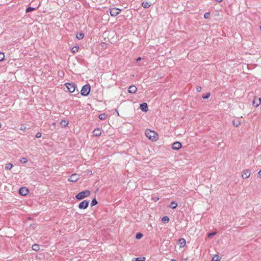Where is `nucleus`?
I'll list each match as a JSON object with an SVG mask.
<instances>
[{
	"mask_svg": "<svg viewBox=\"0 0 261 261\" xmlns=\"http://www.w3.org/2000/svg\"><path fill=\"white\" fill-rule=\"evenodd\" d=\"M146 137L152 142H155L159 139V135L154 130L146 129L145 131Z\"/></svg>",
	"mask_w": 261,
	"mask_h": 261,
	"instance_id": "nucleus-1",
	"label": "nucleus"
},
{
	"mask_svg": "<svg viewBox=\"0 0 261 261\" xmlns=\"http://www.w3.org/2000/svg\"><path fill=\"white\" fill-rule=\"evenodd\" d=\"M91 195V191L89 190L82 191L78 193L76 196L75 198L79 200H82L85 198L88 197Z\"/></svg>",
	"mask_w": 261,
	"mask_h": 261,
	"instance_id": "nucleus-2",
	"label": "nucleus"
},
{
	"mask_svg": "<svg viewBox=\"0 0 261 261\" xmlns=\"http://www.w3.org/2000/svg\"><path fill=\"white\" fill-rule=\"evenodd\" d=\"M91 88L89 85H84L81 91V94L84 96H87L90 92Z\"/></svg>",
	"mask_w": 261,
	"mask_h": 261,
	"instance_id": "nucleus-3",
	"label": "nucleus"
},
{
	"mask_svg": "<svg viewBox=\"0 0 261 261\" xmlns=\"http://www.w3.org/2000/svg\"><path fill=\"white\" fill-rule=\"evenodd\" d=\"M65 85L68 91L70 93L74 92L76 88V85L72 83H66Z\"/></svg>",
	"mask_w": 261,
	"mask_h": 261,
	"instance_id": "nucleus-4",
	"label": "nucleus"
},
{
	"mask_svg": "<svg viewBox=\"0 0 261 261\" xmlns=\"http://www.w3.org/2000/svg\"><path fill=\"white\" fill-rule=\"evenodd\" d=\"M121 10L117 8L110 9V14L111 16L115 17L118 15L121 12Z\"/></svg>",
	"mask_w": 261,
	"mask_h": 261,
	"instance_id": "nucleus-5",
	"label": "nucleus"
},
{
	"mask_svg": "<svg viewBox=\"0 0 261 261\" xmlns=\"http://www.w3.org/2000/svg\"><path fill=\"white\" fill-rule=\"evenodd\" d=\"M89 202L88 200H83L79 204V208L80 209H86L89 206Z\"/></svg>",
	"mask_w": 261,
	"mask_h": 261,
	"instance_id": "nucleus-6",
	"label": "nucleus"
},
{
	"mask_svg": "<svg viewBox=\"0 0 261 261\" xmlns=\"http://www.w3.org/2000/svg\"><path fill=\"white\" fill-rule=\"evenodd\" d=\"M79 176L76 173H74L71 175L68 179L70 182H75L79 179Z\"/></svg>",
	"mask_w": 261,
	"mask_h": 261,
	"instance_id": "nucleus-7",
	"label": "nucleus"
},
{
	"mask_svg": "<svg viewBox=\"0 0 261 261\" xmlns=\"http://www.w3.org/2000/svg\"><path fill=\"white\" fill-rule=\"evenodd\" d=\"M182 147L181 143L179 142H174L171 146V148L173 150H178L180 149Z\"/></svg>",
	"mask_w": 261,
	"mask_h": 261,
	"instance_id": "nucleus-8",
	"label": "nucleus"
},
{
	"mask_svg": "<svg viewBox=\"0 0 261 261\" xmlns=\"http://www.w3.org/2000/svg\"><path fill=\"white\" fill-rule=\"evenodd\" d=\"M251 175V172L250 170L247 169L243 171L242 173V177L244 179L248 178Z\"/></svg>",
	"mask_w": 261,
	"mask_h": 261,
	"instance_id": "nucleus-9",
	"label": "nucleus"
},
{
	"mask_svg": "<svg viewBox=\"0 0 261 261\" xmlns=\"http://www.w3.org/2000/svg\"><path fill=\"white\" fill-rule=\"evenodd\" d=\"M29 191L25 187H22L19 190V193L22 196H26L29 194Z\"/></svg>",
	"mask_w": 261,
	"mask_h": 261,
	"instance_id": "nucleus-10",
	"label": "nucleus"
},
{
	"mask_svg": "<svg viewBox=\"0 0 261 261\" xmlns=\"http://www.w3.org/2000/svg\"><path fill=\"white\" fill-rule=\"evenodd\" d=\"M140 109L144 112H147L148 110V105L145 102L141 104L140 106Z\"/></svg>",
	"mask_w": 261,
	"mask_h": 261,
	"instance_id": "nucleus-11",
	"label": "nucleus"
},
{
	"mask_svg": "<svg viewBox=\"0 0 261 261\" xmlns=\"http://www.w3.org/2000/svg\"><path fill=\"white\" fill-rule=\"evenodd\" d=\"M93 135L95 137H99L101 135V131L99 128H96L93 131Z\"/></svg>",
	"mask_w": 261,
	"mask_h": 261,
	"instance_id": "nucleus-12",
	"label": "nucleus"
},
{
	"mask_svg": "<svg viewBox=\"0 0 261 261\" xmlns=\"http://www.w3.org/2000/svg\"><path fill=\"white\" fill-rule=\"evenodd\" d=\"M137 90V87L134 85H132V86H130L129 87L128 90V92L129 93H131V94H134L136 92Z\"/></svg>",
	"mask_w": 261,
	"mask_h": 261,
	"instance_id": "nucleus-13",
	"label": "nucleus"
},
{
	"mask_svg": "<svg viewBox=\"0 0 261 261\" xmlns=\"http://www.w3.org/2000/svg\"><path fill=\"white\" fill-rule=\"evenodd\" d=\"M186 244V240L184 238L180 239L178 240V245L180 248H183Z\"/></svg>",
	"mask_w": 261,
	"mask_h": 261,
	"instance_id": "nucleus-14",
	"label": "nucleus"
},
{
	"mask_svg": "<svg viewBox=\"0 0 261 261\" xmlns=\"http://www.w3.org/2000/svg\"><path fill=\"white\" fill-rule=\"evenodd\" d=\"M261 103V98H255L253 101V104L255 105V107H258Z\"/></svg>",
	"mask_w": 261,
	"mask_h": 261,
	"instance_id": "nucleus-15",
	"label": "nucleus"
},
{
	"mask_svg": "<svg viewBox=\"0 0 261 261\" xmlns=\"http://www.w3.org/2000/svg\"><path fill=\"white\" fill-rule=\"evenodd\" d=\"M232 123L234 127H238L241 125V121L240 119L234 120L232 121Z\"/></svg>",
	"mask_w": 261,
	"mask_h": 261,
	"instance_id": "nucleus-16",
	"label": "nucleus"
},
{
	"mask_svg": "<svg viewBox=\"0 0 261 261\" xmlns=\"http://www.w3.org/2000/svg\"><path fill=\"white\" fill-rule=\"evenodd\" d=\"M151 6V4L149 2H144L142 3V6L144 8H148Z\"/></svg>",
	"mask_w": 261,
	"mask_h": 261,
	"instance_id": "nucleus-17",
	"label": "nucleus"
},
{
	"mask_svg": "<svg viewBox=\"0 0 261 261\" xmlns=\"http://www.w3.org/2000/svg\"><path fill=\"white\" fill-rule=\"evenodd\" d=\"M84 34L82 32L77 33L76 35V38L79 40H81V39H83L84 38Z\"/></svg>",
	"mask_w": 261,
	"mask_h": 261,
	"instance_id": "nucleus-18",
	"label": "nucleus"
},
{
	"mask_svg": "<svg viewBox=\"0 0 261 261\" xmlns=\"http://www.w3.org/2000/svg\"><path fill=\"white\" fill-rule=\"evenodd\" d=\"M107 115L105 113H102V114H100L99 116H98V118L100 119V120H105L107 118Z\"/></svg>",
	"mask_w": 261,
	"mask_h": 261,
	"instance_id": "nucleus-19",
	"label": "nucleus"
},
{
	"mask_svg": "<svg viewBox=\"0 0 261 261\" xmlns=\"http://www.w3.org/2000/svg\"><path fill=\"white\" fill-rule=\"evenodd\" d=\"M68 124H69L68 121L67 120H62L61 122V124L62 125V126L63 127L67 126Z\"/></svg>",
	"mask_w": 261,
	"mask_h": 261,
	"instance_id": "nucleus-20",
	"label": "nucleus"
},
{
	"mask_svg": "<svg viewBox=\"0 0 261 261\" xmlns=\"http://www.w3.org/2000/svg\"><path fill=\"white\" fill-rule=\"evenodd\" d=\"M79 46H74V47H73L72 48V49H71V51H72V53L73 54H74V53H75L77 52V51H78V50H79Z\"/></svg>",
	"mask_w": 261,
	"mask_h": 261,
	"instance_id": "nucleus-21",
	"label": "nucleus"
},
{
	"mask_svg": "<svg viewBox=\"0 0 261 261\" xmlns=\"http://www.w3.org/2000/svg\"><path fill=\"white\" fill-rule=\"evenodd\" d=\"M177 204L174 201H172L170 203V207L173 209L177 207Z\"/></svg>",
	"mask_w": 261,
	"mask_h": 261,
	"instance_id": "nucleus-22",
	"label": "nucleus"
},
{
	"mask_svg": "<svg viewBox=\"0 0 261 261\" xmlns=\"http://www.w3.org/2000/svg\"><path fill=\"white\" fill-rule=\"evenodd\" d=\"M13 164H11V163H8L7 164H6L5 165V169L6 170H9V169H11V168H12L13 167Z\"/></svg>",
	"mask_w": 261,
	"mask_h": 261,
	"instance_id": "nucleus-23",
	"label": "nucleus"
},
{
	"mask_svg": "<svg viewBox=\"0 0 261 261\" xmlns=\"http://www.w3.org/2000/svg\"><path fill=\"white\" fill-rule=\"evenodd\" d=\"M162 221L164 223H168L169 221V218L168 216H164L162 218Z\"/></svg>",
	"mask_w": 261,
	"mask_h": 261,
	"instance_id": "nucleus-24",
	"label": "nucleus"
},
{
	"mask_svg": "<svg viewBox=\"0 0 261 261\" xmlns=\"http://www.w3.org/2000/svg\"><path fill=\"white\" fill-rule=\"evenodd\" d=\"M33 250L35 251H38L39 250V246L38 244H34L32 246Z\"/></svg>",
	"mask_w": 261,
	"mask_h": 261,
	"instance_id": "nucleus-25",
	"label": "nucleus"
},
{
	"mask_svg": "<svg viewBox=\"0 0 261 261\" xmlns=\"http://www.w3.org/2000/svg\"><path fill=\"white\" fill-rule=\"evenodd\" d=\"M220 258L217 255H215L212 258V261H220Z\"/></svg>",
	"mask_w": 261,
	"mask_h": 261,
	"instance_id": "nucleus-26",
	"label": "nucleus"
},
{
	"mask_svg": "<svg viewBox=\"0 0 261 261\" xmlns=\"http://www.w3.org/2000/svg\"><path fill=\"white\" fill-rule=\"evenodd\" d=\"M97 204V201L95 198L93 199L91 202V205L92 206H93Z\"/></svg>",
	"mask_w": 261,
	"mask_h": 261,
	"instance_id": "nucleus-27",
	"label": "nucleus"
},
{
	"mask_svg": "<svg viewBox=\"0 0 261 261\" xmlns=\"http://www.w3.org/2000/svg\"><path fill=\"white\" fill-rule=\"evenodd\" d=\"M143 237V234L141 233H137L136 235V239L139 240L141 239Z\"/></svg>",
	"mask_w": 261,
	"mask_h": 261,
	"instance_id": "nucleus-28",
	"label": "nucleus"
},
{
	"mask_svg": "<svg viewBox=\"0 0 261 261\" xmlns=\"http://www.w3.org/2000/svg\"><path fill=\"white\" fill-rule=\"evenodd\" d=\"M211 94H210V93H206V94H204L202 95V98L203 99H207L208 98L210 97Z\"/></svg>",
	"mask_w": 261,
	"mask_h": 261,
	"instance_id": "nucleus-29",
	"label": "nucleus"
},
{
	"mask_svg": "<svg viewBox=\"0 0 261 261\" xmlns=\"http://www.w3.org/2000/svg\"><path fill=\"white\" fill-rule=\"evenodd\" d=\"M136 261H145V257H137L135 258Z\"/></svg>",
	"mask_w": 261,
	"mask_h": 261,
	"instance_id": "nucleus-30",
	"label": "nucleus"
},
{
	"mask_svg": "<svg viewBox=\"0 0 261 261\" xmlns=\"http://www.w3.org/2000/svg\"><path fill=\"white\" fill-rule=\"evenodd\" d=\"M5 59V55L3 53H0V62L2 61Z\"/></svg>",
	"mask_w": 261,
	"mask_h": 261,
	"instance_id": "nucleus-31",
	"label": "nucleus"
},
{
	"mask_svg": "<svg viewBox=\"0 0 261 261\" xmlns=\"http://www.w3.org/2000/svg\"><path fill=\"white\" fill-rule=\"evenodd\" d=\"M34 10H35V8L30 7H28L26 9V12L28 13V12H31V11H33Z\"/></svg>",
	"mask_w": 261,
	"mask_h": 261,
	"instance_id": "nucleus-32",
	"label": "nucleus"
},
{
	"mask_svg": "<svg viewBox=\"0 0 261 261\" xmlns=\"http://www.w3.org/2000/svg\"><path fill=\"white\" fill-rule=\"evenodd\" d=\"M210 17V13L206 12L204 14V17L206 19L209 18Z\"/></svg>",
	"mask_w": 261,
	"mask_h": 261,
	"instance_id": "nucleus-33",
	"label": "nucleus"
},
{
	"mask_svg": "<svg viewBox=\"0 0 261 261\" xmlns=\"http://www.w3.org/2000/svg\"><path fill=\"white\" fill-rule=\"evenodd\" d=\"M20 161H21V162H22L23 163H26L28 162V160L25 158H22L21 159Z\"/></svg>",
	"mask_w": 261,
	"mask_h": 261,
	"instance_id": "nucleus-34",
	"label": "nucleus"
},
{
	"mask_svg": "<svg viewBox=\"0 0 261 261\" xmlns=\"http://www.w3.org/2000/svg\"><path fill=\"white\" fill-rule=\"evenodd\" d=\"M216 234V232L209 233L207 234V236L208 238H211L213 236H214Z\"/></svg>",
	"mask_w": 261,
	"mask_h": 261,
	"instance_id": "nucleus-35",
	"label": "nucleus"
},
{
	"mask_svg": "<svg viewBox=\"0 0 261 261\" xmlns=\"http://www.w3.org/2000/svg\"><path fill=\"white\" fill-rule=\"evenodd\" d=\"M41 135H42L41 133L40 132H38L36 134V137L37 138H40L41 137Z\"/></svg>",
	"mask_w": 261,
	"mask_h": 261,
	"instance_id": "nucleus-36",
	"label": "nucleus"
},
{
	"mask_svg": "<svg viewBox=\"0 0 261 261\" xmlns=\"http://www.w3.org/2000/svg\"><path fill=\"white\" fill-rule=\"evenodd\" d=\"M201 87L200 86H197L196 87V90L197 92H200L201 90Z\"/></svg>",
	"mask_w": 261,
	"mask_h": 261,
	"instance_id": "nucleus-37",
	"label": "nucleus"
},
{
	"mask_svg": "<svg viewBox=\"0 0 261 261\" xmlns=\"http://www.w3.org/2000/svg\"><path fill=\"white\" fill-rule=\"evenodd\" d=\"M153 199L155 202H156L160 199V198L159 197H154L153 198Z\"/></svg>",
	"mask_w": 261,
	"mask_h": 261,
	"instance_id": "nucleus-38",
	"label": "nucleus"
},
{
	"mask_svg": "<svg viewBox=\"0 0 261 261\" xmlns=\"http://www.w3.org/2000/svg\"><path fill=\"white\" fill-rule=\"evenodd\" d=\"M25 129H26V127H21V128H20V129H21V130H23V131H24V130H25Z\"/></svg>",
	"mask_w": 261,
	"mask_h": 261,
	"instance_id": "nucleus-39",
	"label": "nucleus"
},
{
	"mask_svg": "<svg viewBox=\"0 0 261 261\" xmlns=\"http://www.w3.org/2000/svg\"><path fill=\"white\" fill-rule=\"evenodd\" d=\"M141 60V57H139V58H138L137 59V60H137V61L138 62V61H140Z\"/></svg>",
	"mask_w": 261,
	"mask_h": 261,
	"instance_id": "nucleus-40",
	"label": "nucleus"
},
{
	"mask_svg": "<svg viewBox=\"0 0 261 261\" xmlns=\"http://www.w3.org/2000/svg\"><path fill=\"white\" fill-rule=\"evenodd\" d=\"M259 176L261 177V170L258 173Z\"/></svg>",
	"mask_w": 261,
	"mask_h": 261,
	"instance_id": "nucleus-41",
	"label": "nucleus"
},
{
	"mask_svg": "<svg viewBox=\"0 0 261 261\" xmlns=\"http://www.w3.org/2000/svg\"><path fill=\"white\" fill-rule=\"evenodd\" d=\"M216 2H218V3H221L222 2V0H215Z\"/></svg>",
	"mask_w": 261,
	"mask_h": 261,
	"instance_id": "nucleus-42",
	"label": "nucleus"
}]
</instances>
